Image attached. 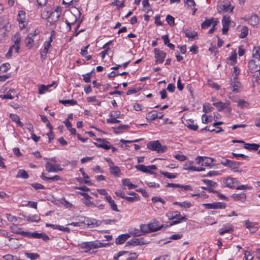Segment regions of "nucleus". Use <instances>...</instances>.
Instances as JSON below:
<instances>
[{
  "label": "nucleus",
  "instance_id": "1",
  "mask_svg": "<svg viewBox=\"0 0 260 260\" xmlns=\"http://www.w3.org/2000/svg\"><path fill=\"white\" fill-rule=\"evenodd\" d=\"M108 243H102L99 241L82 242L80 244V249L86 252H93L91 250L108 245Z\"/></svg>",
  "mask_w": 260,
  "mask_h": 260
},
{
  "label": "nucleus",
  "instance_id": "2",
  "mask_svg": "<svg viewBox=\"0 0 260 260\" xmlns=\"http://www.w3.org/2000/svg\"><path fill=\"white\" fill-rule=\"evenodd\" d=\"M61 13V8L59 7H56L55 10L50 13H49V10H45L43 12L42 16L44 18H48V22L50 25H53L58 20Z\"/></svg>",
  "mask_w": 260,
  "mask_h": 260
},
{
  "label": "nucleus",
  "instance_id": "3",
  "mask_svg": "<svg viewBox=\"0 0 260 260\" xmlns=\"http://www.w3.org/2000/svg\"><path fill=\"white\" fill-rule=\"evenodd\" d=\"M55 32L54 30L51 31V36L48 40L45 41L43 44V48L41 50V58L42 59H45L46 55L48 53L49 49L51 47V43L53 39L55 38Z\"/></svg>",
  "mask_w": 260,
  "mask_h": 260
},
{
  "label": "nucleus",
  "instance_id": "4",
  "mask_svg": "<svg viewBox=\"0 0 260 260\" xmlns=\"http://www.w3.org/2000/svg\"><path fill=\"white\" fill-rule=\"evenodd\" d=\"M148 149L156 151L157 153H164L167 151V147L162 145L158 140L149 142L147 144Z\"/></svg>",
  "mask_w": 260,
  "mask_h": 260
},
{
  "label": "nucleus",
  "instance_id": "5",
  "mask_svg": "<svg viewBox=\"0 0 260 260\" xmlns=\"http://www.w3.org/2000/svg\"><path fill=\"white\" fill-rule=\"evenodd\" d=\"M17 19L19 22L20 29H22L25 28L27 24L25 12L22 10L20 11L17 15Z\"/></svg>",
  "mask_w": 260,
  "mask_h": 260
},
{
  "label": "nucleus",
  "instance_id": "6",
  "mask_svg": "<svg viewBox=\"0 0 260 260\" xmlns=\"http://www.w3.org/2000/svg\"><path fill=\"white\" fill-rule=\"evenodd\" d=\"M223 184L226 187L232 188L239 184L236 178L228 177L222 179Z\"/></svg>",
  "mask_w": 260,
  "mask_h": 260
},
{
  "label": "nucleus",
  "instance_id": "7",
  "mask_svg": "<svg viewBox=\"0 0 260 260\" xmlns=\"http://www.w3.org/2000/svg\"><path fill=\"white\" fill-rule=\"evenodd\" d=\"M46 170L49 172L56 173L63 170V168L60 166L59 164H50L46 163L45 164Z\"/></svg>",
  "mask_w": 260,
  "mask_h": 260
},
{
  "label": "nucleus",
  "instance_id": "8",
  "mask_svg": "<svg viewBox=\"0 0 260 260\" xmlns=\"http://www.w3.org/2000/svg\"><path fill=\"white\" fill-rule=\"evenodd\" d=\"M154 53L155 58V63H162L166 57V53L158 48H155L154 50Z\"/></svg>",
  "mask_w": 260,
  "mask_h": 260
},
{
  "label": "nucleus",
  "instance_id": "9",
  "mask_svg": "<svg viewBox=\"0 0 260 260\" xmlns=\"http://www.w3.org/2000/svg\"><path fill=\"white\" fill-rule=\"evenodd\" d=\"M249 69L252 73L259 71L260 69V62L259 60L252 58L248 64Z\"/></svg>",
  "mask_w": 260,
  "mask_h": 260
},
{
  "label": "nucleus",
  "instance_id": "10",
  "mask_svg": "<svg viewBox=\"0 0 260 260\" xmlns=\"http://www.w3.org/2000/svg\"><path fill=\"white\" fill-rule=\"evenodd\" d=\"M95 140L96 141V142H94V144L96 146L103 148L106 150H109L111 148V145L109 142L105 140L100 138H96Z\"/></svg>",
  "mask_w": 260,
  "mask_h": 260
},
{
  "label": "nucleus",
  "instance_id": "11",
  "mask_svg": "<svg viewBox=\"0 0 260 260\" xmlns=\"http://www.w3.org/2000/svg\"><path fill=\"white\" fill-rule=\"evenodd\" d=\"M233 9V7H232L231 5L223 3H219L217 6V11L219 13L232 12Z\"/></svg>",
  "mask_w": 260,
  "mask_h": 260
},
{
  "label": "nucleus",
  "instance_id": "12",
  "mask_svg": "<svg viewBox=\"0 0 260 260\" xmlns=\"http://www.w3.org/2000/svg\"><path fill=\"white\" fill-rule=\"evenodd\" d=\"M203 206L207 209H224L226 204L223 202H215L212 204H203Z\"/></svg>",
  "mask_w": 260,
  "mask_h": 260
},
{
  "label": "nucleus",
  "instance_id": "13",
  "mask_svg": "<svg viewBox=\"0 0 260 260\" xmlns=\"http://www.w3.org/2000/svg\"><path fill=\"white\" fill-rule=\"evenodd\" d=\"M258 223L256 222H251L249 220L244 221V225L245 228L249 230L251 233H254L258 229Z\"/></svg>",
  "mask_w": 260,
  "mask_h": 260
},
{
  "label": "nucleus",
  "instance_id": "14",
  "mask_svg": "<svg viewBox=\"0 0 260 260\" xmlns=\"http://www.w3.org/2000/svg\"><path fill=\"white\" fill-rule=\"evenodd\" d=\"M11 25L6 17H0V29L4 28L6 31H9L11 29Z\"/></svg>",
  "mask_w": 260,
  "mask_h": 260
},
{
  "label": "nucleus",
  "instance_id": "15",
  "mask_svg": "<svg viewBox=\"0 0 260 260\" xmlns=\"http://www.w3.org/2000/svg\"><path fill=\"white\" fill-rule=\"evenodd\" d=\"M234 231V227L231 224H226L223 225L222 228L219 230V233L220 235H223L225 233H231Z\"/></svg>",
  "mask_w": 260,
  "mask_h": 260
},
{
  "label": "nucleus",
  "instance_id": "16",
  "mask_svg": "<svg viewBox=\"0 0 260 260\" xmlns=\"http://www.w3.org/2000/svg\"><path fill=\"white\" fill-rule=\"evenodd\" d=\"M215 21L218 22V19L213 17H211L209 19L206 18L205 20L201 24V27L202 29H206L214 24Z\"/></svg>",
  "mask_w": 260,
  "mask_h": 260
},
{
  "label": "nucleus",
  "instance_id": "17",
  "mask_svg": "<svg viewBox=\"0 0 260 260\" xmlns=\"http://www.w3.org/2000/svg\"><path fill=\"white\" fill-rule=\"evenodd\" d=\"M12 40L14 43L13 45V47L15 48V47L16 49H20L21 42L20 35L19 33H16L12 36Z\"/></svg>",
  "mask_w": 260,
  "mask_h": 260
},
{
  "label": "nucleus",
  "instance_id": "18",
  "mask_svg": "<svg viewBox=\"0 0 260 260\" xmlns=\"http://www.w3.org/2000/svg\"><path fill=\"white\" fill-rule=\"evenodd\" d=\"M27 236L37 239H42L45 241L49 239L48 236L46 235L43 233H38L37 232L27 233Z\"/></svg>",
  "mask_w": 260,
  "mask_h": 260
},
{
  "label": "nucleus",
  "instance_id": "19",
  "mask_svg": "<svg viewBox=\"0 0 260 260\" xmlns=\"http://www.w3.org/2000/svg\"><path fill=\"white\" fill-rule=\"evenodd\" d=\"M128 243L131 245L136 246L145 245L147 244L148 242L147 240H145L143 238H140L132 239L128 242Z\"/></svg>",
  "mask_w": 260,
  "mask_h": 260
},
{
  "label": "nucleus",
  "instance_id": "20",
  "mask_svg": "<svg viewBox=\"0 0 260 260\" xmlns=\"http://www.w3.org/2000/svg\"><path fill=\"white\" fill-rule=\"evenodd\" d=\"M150 232L157 231L163 227L162 224H159L158 221L154 220L153 222L149 223Z\"/></svg>",
  "mask_w": 260,
  "mask_h": 260
},
{
  "label": "nucleus",
  "instance_id": "21",
  "mask_svg": "<svg viewBox=\"0 0 260 260\" xmlns=\"http://www.w3.org/2000/svg\"><path fill=\"white\" fill-rule=\"evenodd\" d=\"M213 105L216 107L218 111H221L223 109H227L228 110L230 109V105L228 103L218 102L214 103Z\"/></svg>",
  "mask_w": 260,
  "mask_h": 260
},
{
  "label": "nucleus",
  "instance_id": "22",
  "mask_svg": "<svg viewBox=\"0 0 260 260\" xmlns=\"http://www.w3.org/2000/svg\"><path fill=\"white\" fill-rule=\"evenodd\" d=\"M241 164V162L232 161L229 167L234 172H241L242 170L239 168Z\"/></svg>",
  "mask_w": 260,
  "mask_h": 260
},
{
  "label": "nucleus",
  "instance_id": "23",
  "mask_svg": "<svg viewBox=\"0 0 260 260\" xmlns=\"http://www.w3.org/2000/svg\"><path fill=\"white\" fill-rule=\"evenodd\" d=\"M168 216L172 219H177L183 220H185L186 219L185 216H182L180 213L178 211H174L169 213Z\"/></svg>",
  "mask_w": 260,
  "mask_h": 260
},
{
  "label": "nucleus",
  "instance_id": "24",
  "mask_svg": "<svg viewBox=\"0 0 260 260\" xmlns=\"http://www.w3.org/2000/svg\"><path fill=\"white\" fill-rule=\"evenodd\" d=\"M76 21V16L72 13L69 14V19H66L65 21L66 23L69 27V30L71 29V26L75 23Z\"/></svg>",
  "mask_w": 260,
  "mask_h": 260
},
{
  "label": "nucleus",
  "instance_id": "25",
  "mask_svg": "<svg viewBox=\"0 0 260 260\" xmlns=\"http://www.w3.org/2000/svg\"><path fill=\"white\" fill-rule=\"evenodd\" d=\"M130 237V235L128 234H122L119 235L115 240L116 244H122Z\"/></svg>",
  "mask_w": 260,
  "mask_h": 260
},
{
  "label": "nucleus",
  "instance_id": "26",
  "mask_svg": "<svg viewBox=\"0 0 260 260\" xmlns=\"http://www.w3.org/2000/svg\"><path fill=\"white\" fill-rule=\"evenodd\" d=\"M241 87V83L238 80L231 79V88L233 91L238 92Z\"/></svg>",
  "mask_w": 260,
  "mask_h": 260
},
{
  "label": "nucleus",
  "instance_id": "27",
  "mask_svg": "<svg viewBox=\"0 0 260 260\" xmlns=\"http://www.w3.org/2000/svg\"><path fill=\"white\" fill-rule=\"evenodd\" d=\"M86 224L91 228L96 227L101 224V221L94 218H89L86 220Z\"/></svg>",
  "mask_w": 260,
  "mask_h": 260
},
{
  "label": "nucleus",
  "instance_id": "28",
  "mask_svg": "<svg viewBox=\"0 0 260 260\" xmlns=\"http://www.w3.org/2000/svg\"><path fill=\"white\" fill-rule=\"evenodd\" d=\"M232 197L236 201L244 202L246 200V195L245 193H234Z\"/></svg>",
  "mask_w": 260,
  "mask_h": 260
},
{
  "label": "nucleus",
  "instance_id": "29",
  "mask_svg": "<svg viewBox=\"0 0 260 260\" xmlns=\"http://www.w3.org/2000/svg\"><path fill=\"white\" fill-rule=\"evenodd\" d=\"M131 252L128 251H120L114 255V259L116 260L121 256H124V258L126 260L130 259Z\"/></svg>",
  "mask_w": 260,
  "mask_h": 260
},
{
  "label": "nucleus",
  "instance_id": "30",
  "mask_svg": "<svg viewBox=\"0 0 260 260\" xmlns=\"http://www.w3.org/2000/svg\"><path fill=\"white\" fill-rule=\"evenodd\" d=\"M46 226L47 227H51L53 229H58L60 231L67 232H69L70 231V229L69 228L64 227L63 226H61V225H59L46 223Z\"/></svg>",
  "mask_w": 260,
  "mask_h": 260
},
{
  "label": "nucleus",
  "instance_id": "31",
  "mask_svg": "<svg viewBox=\"0 0 260 260\" xmlns=\"http://www.w3.org/2000/svg\"><path fill=\"white\" fill-rule=\"evenodd\" d=\"M244 148L248 150H257L260 147L258 144H249L245 143L244 144Z\"/></svg>",
  "mask_w": 260,
  "mask_h": 260
},
{
  "label": "nucleus",
  "instance_id": "32",
  "mask_svg": "<svg viewBox=\"0 0 260 260\" xmlns=\"http://www.w3.org/2000/svg\"><path fill=\"white\" fill-rule=\"evenodd\" d=\"M105 198L109 203V205L110 206L112 210L116 212H119V210L117 207V205L115 204L114 200H112L111 196L105 197Z\"/></svg>",
  "mask_w": 260,
  "mask_h": 260
},
{
  "label": "nucleus",
  "instance_id": "33",
  "mask_svg": "<svg viewBox=\"0 0 260 260\" xmlns=\"http://www.w3.org/2000/svg\"><path fill=\"white\" fill-rule=\"evenodd\" d=\"M213 158H212L211 157H209L204 156V159H203V162L202 166H204L205 167H207L210 168H211L213 166Z\"/></svg>",
  "mask_w": 260,
  "mask_h": 260
},
{
  "label": "nucleus",
  "instance_id": "34",
  "mask_svg": "<svg viewBox=\"0 0 260 260\" xmlns=\"http://www.w3.org/2000/svg\"><path fill=\"white\" fill-rule=\"evenodd\" d=\"M20 49H16V48H14L13 46H11L9 49L8 51L6 54V57L8 59L10 58L13 54H17L19 53Z\"/></svg>",
  "mask_w": 260,
  "mask_h": 260
},
{
  "label": "nucleus",
  "instance_id": "35",
  "mask_svg": "<svg viewBox=\"0 0 260 260\" xmlns=\"http://www.w3.org/2000/svg\"><path fill=\"white\" fill-rule=\"evenodd\" d=\"M259 18L256 15H252L248 20V23L252 26H255L258 24Z\"/></svg>",
  "mask_w": 260,
  "mask_h": 260
},
{
  "label": "nucleus",
  "instance_id": "36",
  "mask_svg": "<svg viewBox=\"0 0 260 260\" xmlns=\"http://www.w3.org/2000/svg\"><path fill=\"white\" fill-rule=\"evenodd\" d=\"M34 39L32 35H28L25 39V44L29 49L32 48L34 46Z\"/></svg>",
  "mask_w": 260,
  "mask_h": 260
},
{
  "label": "nucleus",
  "instance_id": "37",
  "mask_svg": "<svg viewBox=\"0 0 260 260\" xmlns=\"http://www.w3.org/2000/svg\"><path fill=\"white\" fill-rule=\"evenodd\" d=\"M252 58L257 59L260 62V47H255L252 50Z\"/></svg>",
  "mask_w": 260,
  "mask_h": 260
},
{
  "label": "nucleus",
  "instance_id": "38",
  "mask_svg": "<svg viewBox=\"0 0 260 260\" xmlns=\"http://www.w3.org/2000/svg\"><path fill=\"white\" fill-rule=\"evenodd\" d=\"M158 117V114L156 111L153 110L146 115L147 120L152 121L155 120Z\"/></svg>",
  "mask_w": 260,
  "mask_h": 260
},
{
  "label": "nucleus",
  "instance_id": "39",
  "mask_svg": "<svg viewBox=\"0 0 260 260\" xmlns=\"http://www.w3.org/2000/svg\"><path fill=\"white\" fill-rule=\"evenodd\" d=\"M122 184L123 185L127 186L129 189L135 188L137 186L133 184L129 179H123L122 180Z\"/></svg>",
  "mask_w": 260,
  "mask_h": 260
},
{
  "label": "nucleus",
  "instance_id": "40",
  "mask_svg": "<svg viewBox=\"0 0 260 260\" xmlns=\"http://www.w3.org/2000/svg\"><path fill=\"white\" fill-rule=\"evenodd\" d=\"M161 39L164 40L165 45L167 46L168 47L172 49H174L175 48V46L172 43H170L168 35H166L161 36Z\"/></svg>",
  "mask_w": 260,
  "mask_h": 260
},
{
  "label": "nucleus",
  "instance_id": "41",
  "mask_svg": "<svg viewBox=\"0 0 260 260\" xmlns=\"http://www.w3.org/2000/svg\"><path fill=\"white\" fill-rule=\"evenodd\" d=\"M10 117L12 119V120L14 122H15L19 126H22L23 124L20 121V118L17 115L14 114H11L10 115Z\"/></svg>",
  "mask_w": 260,
  "mask_h": 260
},
{
  "label": "nucleus",
  "instance_id": "42",
  "mask_svg": "<svg viewBox=\"0 0 260 260\" xmlns=\"http://www.w3.org/2000/svg\"><path fill=\"white\" fill-rule=\"evenodd\" d=\"M109 170L111 174L117 176H118L120 170L119 167L113 165H110L109 167Z\"/></svg>",
  "mask_w": 260,
  "mask_h": 260
},
{
  "label": "nucleus",
  "instance_id": "43",
  "mask_svg": "<svg viewBox=\"0 0 260 260\" xmlns=\"http://www.w3.org/2000/svg\"><path fill=\"white\" fill-rule=\"evenodd\" d=\"M240 72V71L239 68L238 67H234V70L232 71V77L231 79L238 80Z\"/></svg>",
  "mask_w": 260,
  "mask_h": 260
},
{
  "label": "nucleus",
  "instance_id": "44",
  "mask_svg": "<svg viewBox=\"0 0 260 260\" xmlns=\"http://www.w3.org/2000/svg\"><path fill=\"white\" fill-rule=\"evenodd\" d=\"M193 161H189L183 165V169L185 170L193 171L195 170V167L192 166Z\"/></svg>",
  "mask_w": 260,
  "mask_h": 260
},
{
  "label": "nucleus",
  "instance_id": "45",
  "mask_svg": "<svg viewBox=\"0 0 260 260\" xmlns=\"http://www.w3.org/2000/svg\"><path fill=\"white\" fill-rule=\"evenodd\" d=\"M140 228V231L142 232V235L150 232L149 223L147 224H141Z\"/></svg>",
  "mask_w": 260,
  "mask_h": 260
},
{
  "label": "nucleus",
  "instance_id": "46",
  "mask_svg": "<svg viewBox=\"0 0 260 260\" xmlns=\"http://www.w3.org/2000/svg\"><path fill=\"white\" fill-rule=\"evenodd\" d=\"M228 63L233 64L237 60V54L235 51L232 52V55L227 59Z\"/></svg>",
  "mask_w": 260,
  "mask_h": 260
},
{
  "label": "nucleus",
  "instance_id": "47",
  "mask_svg": "<svg viewBox=\"0 0 260 260\" xmlns=\"http://www.w3.org/2000/svg\"><path fill=\"white\" fill-rule=\"evenodd\" d=\"M17 178H23L26 179L28 178V175L27 173L24 170H19L18 171L16 175Z\"/></svg>",
  "mask_w": 260,
  "mask_h": 260
},
{
  "label": "nucleus",
  "instance_id": "48",
  "mask_svg": "<svg viewBox=\"0 0 260 260\" xmlns=\"http://www.w3.org/2000/svg\"><path fill=\"white\" fill-rule=\"evenodd\" d=\"M248 34V28L247 26H244L241 29V32L239 35L240 38H245Z\"/></svg>",
  "mask_w": 260,
  "mask_h": 260
},
{
  "label": "nucleus",
  "instance_id": "49",
  "mask_svg": "<svg viewBox=\"0 0 260 260\" xmlns=\"http://www.w3.org/2000/svg\"><path fill=\"white\" fill-rule=\"evenodd\" d=\"M10 92L4 94H1L0 95V98L3 99H10L12 100L14 99V96L11 94V93L15 92L14 90H10Z\"/></svg>",
  "mask_w": 260,
  "mask_h": 260
},
{
  "label": "nucleus",
  "instance_id": "50",
  "mask_svg": "<svg viewBox=\"0 0 260 260\" xmlns=\"http://www.w3.org/2000/svg\"><path fill=\"white\" fill-rule=\"evenodd\" d=\"M25 255L27 258H29L31 260H34L40 258V256L38 254L36 253H25Z\"/></svg>",
  "mask_w": 260,
  "mask_h": 260
},
{
  "label": "nucleus",
  "instance_id": "51",
  "mask_svg": "<svg viewBox=\"0 0 260 260\" xmlns=\"http://www.w3.org/2000/svg\"><path fill=\"white\" fill-rule=\"evenodd\" d=\"M161 174L163 175L164 176L168 178L172 179L175 178L177 177L176 174L171 173L168 172L164 171H160Z\"/></svg>",
  "mask_w": 260,
  "mask_h": 260
},
{
  "label": "nucleus",
  "instance_id": "52",
  "mask_svg": "<svg viewBox=\"0 0 260 260\" xmlns=\"http://www.w3.org/2000/svg\"><path fill=\"white\" fill-rule=\"evenodd\" d=\"M93 207L98 208L99 210H102L104 209L105 205L103 203H101L100 200H98L94 203Z\"/></svg>",
  "mask_w": 260,
  "mask_h": 260
},
{
  "label": "nucleus",
  "instance_id": "53",
  "mask_svg": "<svg viewBox=\"0 0 260 260\" xmlns=\"http://www.w3.org/2000/svg\"><path fill=\"white\" fill-rule=\"evenodd\" d=\"M202 120L203 123L206 124L212 121L211 116L208 117L206 114H204L202 116Z\"/></svg>",
  "mask_w": 260,
  "mask_h": 260
},
{
  "label": "nucleus",
  "instance_id": "54",
  "mask_svg": "<svg viewBox=\"0 0 260 260\" xmlns=\"http://www.w3.org/2000/svg\"><path fill=\"white\" fill-rule=\"evenodd\" d=\"M6 216L7 220L10 222L15 223L17 221L18 218L11 214H6Z\"/></svg>",
  "mask_w": 260,
  "mask_h": 260
},
{
  "label": "nucleus",
  "instance_id": "55",
  "mask_svg": "<svg viewBox=\"0 0 260 260\" xmlns=\"http://www.w3.org/2000/svg\"><path fill=\"white\" fill-rule=\"evenodd\" d=\"M175 205H178L181 207L189 208L191 207V203L189 202H183L182 203L175 202Z\"/></svg>",
  "mask_w": 260,
  "mask_h": 260
},
{
  "label": "nucleus",
  "instance_id": "56",
  "mask_svg": "<svg viewBox=\"0 0 260 260\" xmlns=\"http://www.w3.org/2000/svg\"><path fill=\"white\" fill-rule=\"evenodd\" d=\"M59 102L64 105H66L67 104H70L71 105H75L77 104V101L74 100H60L59 101Z\"/></svg>",
  "mask_w": 260,
  "mask_h": 260
},
{
  "label": "nucleus",
  "instance_id": "57",
  "mask_svg": "<svg viewBox=\"0 0 260 260\" xmlns=\"http://www.w3.org/2000/svg\"><path fill=\"white\" fill-rule=\"evenodd\" d=\"M26 220L28 221L37 222L40 220V218L38 215H34L31 216L27 217Z\"/></svg>",
  "mask_w": 260,
  "mask_h": 260
},
{
  "label": "nucleus",
  "instance_id": "58",
  "mask_svg": "<svg viewBox=\"0 0 260 260\" xmlns=\"http://www.w3.org/2000/svg\"><path fill=\"white\" fill-rule=\"evenodd\" d=\"M80 171L81 172L83 177L86 179V180L84 181V183L86 184H87L88 185H91L92 183L90 180H87L89 179V176L86 175L83 170V169L81 168L80 169Z\"/></svg>",
  "mask_w": 260,
  "mask_h": 260
},
{
  "label": "nucleus",
  "instance_id": "59",
  "mask_svg": "<svg viewBox=\"0 0 260 260\" xmlns=\"http://www.w3.org/2000/svg\"><path fill=\"white\" fill-rule=\"evenodd\" d=\"M130 233L131 235H132L134 236H136V237H139V236L142 235V233L140 231V230L136 229H131V230L130 231Z\"/></svg>",
  "mask_w": 260,
  "mask_h": 260
},
{
  "label": "nucleus",
  "instance_id": "60",
  "mask_svg": "<svg viewBox=\"0 0 260 260\" xmlns=\"http://www.w3.org/2000/svg\"><path fill=\"white\" fill-rule=\"evenodd\" d=\"M10 68V64L9 63H3L0 66V71L6 72Z\"/></svg>",
  "mask_w": 260,
  "mask_h": 260
},
{
  "label": "nucleus",
  "instance_id": "61",
  "mask_svg": "<svg viewBox=\"0 0 260 260\" xmlns=\"http://www.w3.org/2000/svg\"><path fill=\"white\" fill-rule=\"evenodd\" d=\"M212 107H211L209 103H205L203 105V111L205 113L211 112L212 111Z\"/></svg>",
  "mask_w": 260,
  "mask_h": 260
},
{
  "label": "nucleus",
  "instance_id": "62",
  "mask_svg": "<svg viewBox=\"0 0 260 260\" xmlns=\"http://www.w3.org/2000/svg\"><path fill=\"white\" fill-rule=\"evenodd\" d=\"M90 199H83L82 202L87 207H93L94 203L91 202Z\"/></svg>",
  "mask_w": 260,
  "mask_h": 260
},
{
  "label": "nucleus",
  "instance_id": "63",
  "mask_svg": "<svg viewBox=\"0 0 260 260\" xmlns=\"http://www.w3.org/2000/svg\"><path fill=\"white\" fill-rule=\"evenodd\" d=\"M230 23L231 19L230 17L227 16H224L222 20V25L230 26Z\"/></svg>",
  "mask_w": 260,
  "mask_h": 260
},
{
  "label": "nucleus",
  "instance_id": "64",
  "mask_svg": "<svg viewBox=\"0 0 260 260\" xmlns=\"http://www.w3.org/2000/svg\"><path fill=\"white\" fill-rule=\"evenodd\" d=\"M49 90L47 88V87L44 85H41L39 86V93L41 94L45 93L46 91H48Z\"/></svg>",
  "mask_w": 260,
  "mask_h": 260
}]
</instances>
